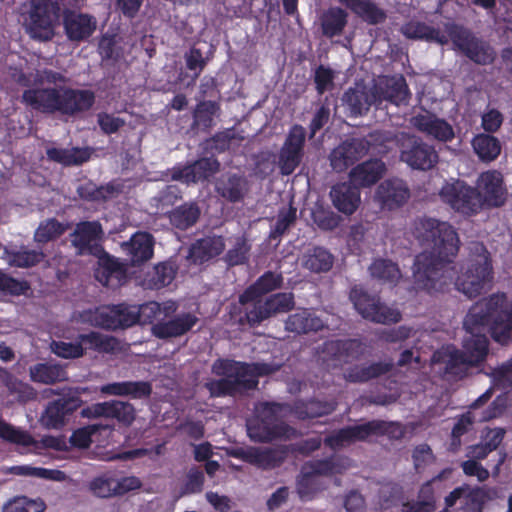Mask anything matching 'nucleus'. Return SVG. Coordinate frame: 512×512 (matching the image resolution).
Instances as JSON below:
<instances>
[{
  "instance_id": "6e6552de",
  "label": "nucleus",
  "mask_w": 512,
  "mask_h": 512,
  "mask_svg": "<svg viewBox=\"0 0 512 512\" xmlns=\"http://www.w3.org/2000/svg\"><path fill=\"white\" fill-rule=\"evenodd\" d=\"M349 297L357 312L371 322L390 325L402 319L399 309L382 303L378 295L370 294L361 285L352 287Z\"/></svg>"
},
{
  "instance_id": "c85d7f7f",
  "label": "nucleus",
  "mask_w": 512,
  "mask_h": 512,
  "mask_svg": "<svg viewBox=\"0 0 512 512\" xmlns=\"http://www.w3.org/2000/svg\"><path fill=\"white\" fill-rule=\"evenodd\" d=\"M155 240L149 232H136L123 248L129 256L133 266L141 265L149 261L154 255Z\"/></svg>"
},
{
  "instance_id": "f03ea898",
  "label": "nucleus",
  "mask_w": 512,
  "mask_h": 512,
  "mask_svg": "<svg viewBox=\"0 0 512 512\" xmlns=\"http://www.w3.org/2000/svg\"><path fill=\"white\" fill-rule=\"evenodd\" d=\"M463 326L471 334L463 343V352L470 365L477 366L488 354L489 340L482 331L489 326L492 339L500 345L512 341V300L505 293H495L474 303L468 310Z\"/></svg>"
},
{
  "instance_id": "4d7b16f0",
  "label": "nucleus",
  "mask_w": 512,
  "mask_h": 512,
  "mask_svg": "<svg viewBox=\"0 0 512 512\" xmlns=\"http://www.w3.org/2000/svg\"><path fill=\"white\" fill-rule=\"evenodd\" d=\"M251 245L244 237H237L233 246L224 255V261L229 267L244 265L250 257Z\"/></svg>"
},
{
  "instance_id": "423d86ee",
  "label": "nucleus",
  "mask_w": 512,
  "mask_h": 512,
  "mask_svg": "<svg viewBox=\"0 0 512 512\" xmlns=\"http://www.w3.org/2000/svg\"><path fill=\"white\" fill-rule=\"evenodd\" d=\"M292 292L274 293L229 314L230 320L240 327L256 328L278 314L294 309Z\"/></svg>"
},
{
  "instance_id": "c9c22d12",
  "label": "nucleus",
  "mask_w": 512,
  "mask_h": 512,
  "mask_svg": "<svg viewBox=\"0 0 512 512\" xmlns=\"http://www.w3.org/2000/svg\"><path fill=\"white\" fill-rule=\"evenodd\" d=\"M402 34L408 39L425 40L440 45L448 44V38L437 28L420 21H410L402 26Z\"/></svg>"
},
{
  "instance_id": "864d4df0",
  "label": "nucleus",
  "mask_w": 512,
  "mask_h": 512,
  "mask_svg": "<svg viewBox=\"0 0 512 512\" xmlns=\"http://www.w3.org/2000/svg\"><path fill=\"white\" fill-rule=\"evenodd\" d=\"M30 377L34 382L52 384L65 380L66 372L60 365L41 363L30 368Z\"/></svg>"
},
{
  "instance_id": "aec40b11",
  "label": "nucleus",
  "mask_w": 512,
  "mask_h": 512,
  "mask_svg": "<svg viewBox=\"0 0 512 512\" xmlns=\"http://www.w3.org/2000/svg\"><path fill=\"white\" fill-rule=\"evenodd\" d=\"M410 124L419 132L436 139L439 142L447 143L454 139L455 133L451 124L445 119L438 118L435 114L426 111L424 114H417L410 118Z\"/></svg>"
},
{
  "instance_id": "cd10ccee",
  "label": "nucleus",
  "mask_w": 512,
  "mask_h": 512,
  "mask_svg": "<svg viewBox=\"0 0 512 512\" xmlns=\"http://www.w3.org/2000/svg\"><path fill=\"white\" fill-rule=\"evenodd\" d=\"M330 198L333 206L345 215H352L359 207L361 198L357 186L349 182H340L331 187Z\"/></svg>"
},
{
  "instance_id": "79ce46f5",
  "label": "nucleus",
  "mask_w": 512,
  "mask_h": 512,
  "mask_svg": "<svg viewBox=\"0 0 512 512\" xmlns=\"http://www.w3.org/2000/svg\"><path fill=\"white\" fill-rule=\"evenodd\" d=\"M370 276L383 283L396 285L402 277L400 268L397 263L390 259L376 258L368 267Z\"/></svg>"
},
{
  "instance_id": "e2e57ef3",
  "label": "nucleus",
  "mask_w": 512,
  "mask_h": 512,
  "mask_svg": "<svg viewBox=\"0 0 512 512\" xmlns=\"http://www.w3.org/2000/svg\"><path fill=\"white\" fill-rule=\"evenodd\" d=\"M11 472L16 475L30 476L41 479H48L62 482L66 480V475L60 470L33 467L30 465H18L11 468Z\"/></svg>"
},
{
  "instance_id": "473e14b6",
  "label": "nucleus",
  "mask_w": 512,
  "mask_h": 512,
  "mask_svg": "<svg viewBox=\"0 0 512 512\" xmlns=\"http://www.w3.org/2000/svg\"><path fill=\"white\" fill-rule=\"evenodd\" d=\"M100 391L106 395L130 397L139 400L149 398L153 388L152 384L148 381H122L103 385Z\"/></svg>"
},
{
  "instance_id": "3c124183",
  "label": "nucleus",
  "mask_w": 512,
  "mask_h": 512,
  "mask_svg": "<svg viewBox=\"0 0 512 512\" xmlns=\"http://www.w3.org/2000/svg\"><path fill=\"white\" fill-rule=\"evenodd\" d=\"M2 257L10 266L28 268L43 261L45 255L42 251L29 250L22 247L17 251H9L5 249Z\"/></svg>"
},
{
  "instance_id": "a211bd4d",
  "label": "nucleus",
  "mask_w": 512,
  "mask_h": 512,
  "mask_svg": "<svg viewBox=\"0 0 512 512\" xmlns=\"http://www.w3.org/2000/svg\"><path fill=\"white\" fill-rule=\"evenodd\" d=\"M82 404L78 396H70L50 402L40 417L41 425L47 429H60L69 416Z\"/></svg>"
},
{
  "instance_id": "ea45409f",
  "label": "nucleus",
  "mask_w": 512,
  "mask_h": 512,
  "mask_svg": "<svg viewBox=\"0 0 512 512\" xmlns=\"http://www.w3.org/2000/svg\"><path fill=\"white\" fill-rule=\"evenodd\" d=\"M201 215V210L195 202H185L168 213L170 224L181 231L194 226Z\"/></svg>"
},
{
  "instance_id": "e433bc0d",
  "label": "nucleus",
  "mask_w": 512,
  "mask_h": 512,
  "mask_svg": "<svg viewBox=\"0 0 512 512\" xmlns=\"http://www.w3.org/2000/svg\"><path fill=\"white\" fill-rule=\"evenodd\" d=\"M247 181L238 174L222 175L216 183L218 194L229 202H239L244 198Z\"/></svg>"
},
{
  "instance_id": "6e6d98bb",
  "label": "nucleus",
  "mask_w": 512,
  "mask_h": 512,
  "mask_svg": "<svg viewBox=\"0 0 512 512\" xmlns=\"http://www.w3.org/2000/svg\"><path fill=\"white\" fill-rule=\"evenodd\" d=\"M47 156L50 160L63 165H77L89 159L90 153L87 149H57L47 150Z\"/></svg>"
},
{
  "instance_id": "9d476101",
  "label": "nucleus",
  "mask_w": 512,
  "mask_h": 512,
  "mask_svg": "<svg viewBox=\"0 0 512 512\" xmlns=\"http://www.w3.org/2000/svg\"><path fill=\"white\" fill-rule=\"evenodd\" d=\"M0 438L21 448V453L40 454L43 449L63 451L67 443L63 437L44 436L41 440L34 439L28 432L0 420Z\"/></svg>"
},
{
  "instance_id": "a878e982",
  "label": "nucleus",
  "mask_w": 512,
  "mask_h": 512,
  "mask_svg": "<svg viewBox=\"0 0 512 512\" xmlns=\"http://www.w3.org/2000/svg\"><path fill=\"white\" fill-rule=\"evenodd\" d=\"M322 353L329 360L348 363L359 359L364 353V348L358 339L327 340L322 345Z\"/></svg>"
},
{
  "instance_id": "49530a36",
  "label": "nucleus",
  "mask_w": 512,
  "mask_h": 512,
  "mask_svg": "<svg viewBox=\"0 0 512 512\" xmlns=\"http://www.w3.org/2000/svg\"><path fill=\"white\" fill-rule=\"evenodd\" d=\"M334 263V256L324 247L315 246L303 257V267L314 273L328 272Z\"/></svg>"
},
{
  "instance_id": "5fc2aeb1",
  "label": "nucleus",
  "mask_w": 512,
  "mask_h": 512,
  "mask_svg": "<svg viewBox=\"0 0 512 512\" xmlns=\"http://www.w3.org/2000/svg\"><path fill=\"white\" fill-rule=\"evenodd\" d=\"M419 497L423 498V500H412L402 503L401 512H433L435 510L432 481H427L421 486Z\"/></svg>"
},
{
  "instance_id": "4468645a",
  "label": "nucleus",
  "mask_w": 512,
  "mask_h": 512,
  "mask_svg": "<svg viewBox=\"0 0 512 512\" xmlns=\"http://www.w3.org/2000/svg\"><path fill=\"white\" fill-rule=\"evenodd\" d=\"M284 284V277L281 272L266 271L259 276L255 282L247 286L238 296V301L229 305V311H237L251 303L261 300L267 294L281 289Z\"/></svg>"
},
{
  "instance_id": "bf43d9fd",
  "label": "nucleus",
  "mask_w": 512,
  "mask_h": 512,
  "mask_svg": "<svg viewBox=\"0 0 512 512\" xmlns=\"http://www.w3.org/2000/svg\"><path fill=\"white\" fill-rule=\"evenodd\" d=\"M297 220V209L289 205L288 208H281L278 212L276 223L270 230L269 239L280 241L281 237L294 225Z\"/></svg>"
},
{
  "instance_id": "de8ad7c7",
  "label": "nucleus",
  "mask_w": 512,
  "mask_h": 512,
  "mask_svg": "<svg viewBox=\"0 0 512 512\" xmlns=\"http://www.w3.org/2000/svg\"><path fill=\"white\" fill-rule=\"evenodd\" d=\"M72 243L79 254L94 255L96 245V225L91 222L79 224L72 235Z\"/></svg>"
},
{
  "instance_id": "13d9d810",
  "label": "nucleus",
  "mask_w": 512,
  "mask_h": 512,
  "mask_svg": "<svg viewBox=\"0 0 512 512\" xmlns=\"http://www.w3.org/2000/svg\"><path fill=\"white\" fill-rule=\"evenodd\" d=\"M448 41L451 40L455 49L464 53L477 37L467 28L455 23L446 25Z\"/></svg>"
},
{
  "instance_id": "6ab92c4d",
  "label": "nucleus",
  "mask_w": 512,
  "mask_h": 512,
  "mask_svg": "<svg viewBox=\"0 0 512 512\" xmlns=\"http://www.w3.org/2000/svg\"><path fill=\"white\" fill-rule=\"evenodd\" d=\"M127 281V269L116 258L111 257L98 244V282L111 289H117Z\"/></svg>"
},
{
  "instance_id": "4be33fe9",
  "label": "nucleus",
  "mask_w": 512,
  "mask_h": 512,
  "mask_svg": "<svg viewBox=\"0 0 512 512\" xmlns=\"http://www.w3.org/2000/svg\"><path fill=\"white\" fill-rule=\"evenodd\" d=\"M141 318V308L137 305L120 303L108 307V312L98 310V319H101V325L109 329H125L139 322ZM98 325L100 323L98 322Z\"/></svg>"
},
{
  "instance_id": "603ef678",
  "label": "nucleus",
  "mask_w": 512,
  "mask_h": 512,
  "mask_svg": "<svg viewBox=\"0 0 512 512\" xmlns=\"http://www.w3.org/2000/svg\"><path fill=\"white\" fill-rule=\"evenodd\" d=\"M98 52L103 63L114 64L118 62L124 56L121 37L117 34L103 35L98 41Z\"/></svg>"
},
{
  "instance_id": "338daca9",
  "label": "nucleus",
  "mask_w": 512,
  "mask_h": 512,
  "mask_svg": "<svg viewBox=\"0 0 512 512\" xmlns=\"http://www.w3.org/2000/svg\"><path fill=\"white\" fill-rule=\"evenodd\" d=\"M472 366L463 351L453 349L448 353V359L445 362V372L453 376L463 377L468 367Z\"/></svg>"
},
{
  "instance_id": "052dcab7",
  "label": "nucleus",
  "mask_w": 512,
  "mask_h": 512,
  "mask_svg": "<svg viewBox=\"0 0 512 512\" xmlns=\"http://www.w3.org/2000/svg\"><path fill=\"white\" fill-rule=\"evenodd\" d=\"M45 509L46 504L40 498L18 496L7 501L2 507V512H44Z\"/></svg>"
},
{
  "instance_id": "5701e85b",
  "label": "nucleus",
  "mask_w": 512,
  "mask_h": 512,
  "mask_svg": "<svg viewBox=\"0 0 512 512\" xmlns=\"http://www.w3.org/2000/svg\"><path fill=\"white\" fill-rule=\"evenodd\" d=\"M375 197L383 209L395 210L408 201L410 190L401 179H386L377 187Z\"/></svg>"
},
{
  "instance_id": "f3484780",
  "label": "nucleus",
  "mask_w": 512,
  "mask_h": 512,
  "mask_svg": "<svg viewBox=\"0 0 512 512\" xmlns=\"http://www.w3.org/2000/svg\"><path fill=\"white\" fill-rule=\"evenodd\" d=\"M220 167L215 157H203L184 166H175L172 169L171 177L175 181L184 183H197L205 181L215 174Z\"/></svg>"
},
{
  "instance_id": "1a4fd4ad",
  "label": "nucleus",
  "mask_w": 512,
  "mask_h": 512,
  "mask_svg": "<svg viewBox=\"0 0 512 512\" xmlns=\"http://www.w3.org/2000/svg\"><path fill=\"white\" fill-rule=\"evenodd\" d=\"M59 19V8L53 0H31V7L24 16L27 33L38 40H49Z\"/></svg>"
},
{
  "instance_id": "412c9836",
  "label": "nucleus",
  "mask_w": 512,
  "mask_h": 512,
  "mask_svg": "<svg viewBox=\"0 0 512 512\" xmlns=\"http://www.w3.org/2000/svg\"><path fill=\"white\" fill-rule=\"evenodd\" d=\"M367 151V145L363 140L355 138L346 140L331 151L330 166L335 172H344L361 159Z\"/></svg>"
},
{
  "instance_id": "a18cd8bd",
  "label": "nucleus",
  "mask_w": 512,
  "mask_h": 512,
  "mask_svg": "<svg viewBox=\"0 0 512 512\" xmlns=\"http://www.w3.org/2000/svg\"><path fill=\"white\" fill-rule=\"evenodd\" d=\"M345 459L338 456H330L325 459L311 460L302 466L313 477L315 476H332L340 474L346 468Z\"/></svg>"
},
{
  "instance_id": "9b49d317",
  "label": "nucleus",
  "mask_w": 512,
  "mask_h": 512,
  "mask_svg": "<svg viewBox=\"0 0 512 512\" xmlns=\"http://www.w3.org/2000/svg\"><path fill=\"white\" fill-rule=\"evenodd\" d=\"M400 159L412 169L427 171L438 163L439 155L433 145L412 135L402 142Z\"/></svg>"
},
{
  "instance_id": "8fccbe9b",
  "label": "nucleus",
  "mask_w": 512,
  "mask_h": 512,
  "mask_svg": "<svg viewBox=\"0 0 512 512\" xmlns=\"http://www.w3.org/2000/svg\"><path fill=\"white\" fill-rule=\"evenodd\" d=\"M472 146L478 157L485 162L495 160L501 152L498 138L490 134H478L472 140Z\"/></svg>"
},
{
  "instance_id": "2f4dec72",
  "label": "nucleus",
  "mask_w": 512,
  "mask_h": 512,
  "mask_svg": "<svg viewBox=\"0 0 512 512\" xmlns=\"http://www.w3.org/2000/svg\"><path fill=\"white\" fill-rule=\"evenodd\" d=\"M385 170V164L380 159H371L352 168L349 181L358 188L370 187L382 178Z\"/></svg>"
},
{
  "instance_id": "72a5a7b5",
  "label": "nucleus",
  "mask_w": 512,
  "mask_h": 512,
  "mask_svg": "<svg viewBox=\"0 0 512 512\" xmlns=\"http://www.w3.org/2000/svg\"><path fill=\"white\" fill-rule=\"evenodd\" d=\"M142 486L136 476H126L120 479L98 476V497L121 496Z\"/></svg>"
},
{
  "instance_id": "20e7f679",
  "label": "nucleus",
  "mask_w": 512,
  "mask_h": 512,
  "mask_svg": "<svg viewBox=\"0 0 512 512\" xmlns=\"http://www.w3.org/2000/svg\"><path fill=\"white\" fill-rule=\"evenodd\" d=\"M23 100L42 112L74 114L88 109L94 101V94L88 90L65 87L30 89L24 92Z\"/></svg>"
},
{
  "instance_id": "69168bd1",
  "label": "nucleus",
  "mask_w": 512,
  "mask_h": 512,
  "mask_svg": "<svg viewBox=\"0 0 512 512\" xmlns=\"http://www.w3.org/2000/svg\"><path fill=\"white\" fill-rule=\"evenodd\" d=\"M474 423V418L471 415L470 412L462 414L454 424L451 436H450V443L448 450L450 452L456 453L459 451L461 445H462V436L468 433L470 428L472 427Z\"/></svg>"
},
{
  "instance_id": "bb28decb",
  "label": "nucleus",
  "mask_w": 512,
  "mask_h": 512,
  "mask_svg": "<svg viewBox=\"0 0 512 512\" xmlns=\"http://www.w3.org/2000/svg\"><path fill=\"white\" fill-rule=\"evenodd\" d=\"M324 328L325 322L309 308H300L285 320V330L296 335L317 333Z\"/></svg>"
},
{
  "instance_id": "c756f323",
  "label": "nucleus",
  "mask_w": 512,
  "mask_h": 512,
  "mask_svg": "<svg viewBox=\"0 0 512 512\" xmlns=\"http://www.w3.org/2000/svg\"><path fill=\"white\" fill-rule=\"evenodd\" d=\"M224 249L225 241L222 236H206L191 244L188 258L194 264L201 265L219 256Z\"/></svg>"
},
{
  "instance_id": "c03bdc74",
  "label": "nucleus",
  "mask_w": 512,
  "mask_h": 512,
  "mask_svg": "<svg viewBox=\"0 0 512 512\" xmlns=\"http://www.w3.org/2000/svg\"><path fill=\"white\" fill-rule=\"evenodd\" d=\"M347 12L340 7H331L321 16V29L324 36L333 38L342 34L347 24Z\"/></svg>"
},
{
  "instance_id": "2eb2a0df",
  "label": "nucleus",
  "mask_w": 512,
  "mask_h": 512,
  "mask_svg": "<svg viewBox=\"0 0 512 512\" xmlns=\"http://www.w3.org/2000/svg\"><path fill=\"white\" fill-rule=\"evenodd\" d=\"M351 443L369 442L372 437L386 436L390 440H401L405 429L400 422L373 419L362 424L348 426Z\"/></svg>"
},
{
  "instance_id": "b1692460",
  "label": "nucleus",
  "mask_w": 512,
  "mask_h": 512,
  "mask_svg": "<svg viewBox=\"0 0 512 512\" xmlns=\"http://www.w3.org/2000/svg\"><path fill=\"white\" fill-rule=\"evenodd\" d=\"M198 317L190 312L177 314L169 320L158 321L151 327L152 335L166 340L185 335L198 323Z\"/></svg>"
},
{
  "instance_id": "774afa93",
  "label": "nucleus",
  "mask_w": 512,
  "mask_h": 512,
  "mask_svg": "<svg viewBox=\"0 0 512 512\" xmlns=\"http://www.w3.org/2000/svg\"><path fill=\"white\" fill-rule=\"evenodd\" d=\"M67 227L55 219L42 222L34 234V240L38 243L51 241L66 231Z\"/></svg>"
},
{
  "instance_id": "0e129e2a",
  "label": "nucleus",
  "mask_w": 512,
  "mask_h": 512,
  "mask_svg": "<svg viewBox=\"0 0 512 512\" xmlns=\"http://www.w3.org/2000/svg\"><path fill=\"white\" fill-rule=\"evenodd\" d=\"M233 139L234 135L229 130L217 132L202 143L203 152L211 157L221 154L230 148Z\"/></svg>"
},
{
  "instance_id": "ddd939ff",
  "label": "nucleus",
  "mask_w": 512,
  "mask_h": 512,
  "mask_svg": "<svg viewBox=\"0 0 512 512\" xmlns=\"http://www.w3.org/2000/svg\"><path fill=\"white\" fill-rule=\"evenodd\" d=\"M440 196L452 209L465 215H473L481 208L477 190L460 180L444 185Z\"/></svg>"
},
{
  "instance_id": "39448f33",
  "label": "nucleus",
  "mask_w": 512,
  "mask_h": 512,
  "mask_svg": "<svg viewBox=\"0 0 512 512\" xmlns=\"http://www.w3.org/2000/svg\"><path fill=\"white\" fill-rule=\"evenodd\" d=\"M286 406L278 402L262 403L258 414L246 423L250 440L255 443H271L274 440L295 437L296 429L279 419Z\"/></svg>"
},
{
  "instance_id": "4c0bfd02",
  "label": "nucleus",
  "mask_w": 512,
  "mask_h": 512,
  "mask_svg": "<svg viewBox=\"0 0 512 512\" xmlns=\"http://www.w3.org/2000/svg\"><path fill=\"white\" fill-rule=\"evenodd\" d=\"M135 408L129 402L111 400L98 403V418H114L125 426H130L135 420Z\"/></svg>"
},
{
  "instance_id": "680f3d73",
  "label": "nucleus",
  "mask_w": 512,
  "mask_h": 512,
  "mask_svg": "<svg viewBox=\"0 0 512 512\" xmlns=\"http://www.w3.org/2000/svg\"><path fill=\"white\" fill-rule=\"evenodd\" d=\"M311 217L313 222L322 231H332L336 229L342 221L341 216L323 205H316L312 209Z\"/></svg>"
},
{
  "instance_id": "0eeeda50",
  "label": "nucleus",
  "mask_w": 512,
  "mask_h": 512,
  "mask_svg": "<svg viewBox=\"0 0 512 512\" xmlns=\"http://www.w3.org/2000/svg\"><path fill=\"white\" fill-rule=\"evenodd\" d=\"M493 267L490 253L483 243H473L464 272L457 276L455 286L457 290L475 298L481 294L486 283L493 278Z\"/></svg>"
},
{
  "instance_id": "dca6fc26",
  "label": "nucleus",
  "mask_w": 512,
  "mask_h": 512,
  "mask_svg": "<svg viewBox=\"0 0 512 512\" xmlns=\"http://www.w3.org/2000/svg\"><path fill=\"white\" fill-rule=\"evenodd\" d=\"M479 199L489 207H500L506 201L507 190L503 176L499 171L489 170L481 173L477 182Z\"/></svg>"
},
{
  "instance_id": "7ed1b4c3",
  "label": "nucleus",
  "mask_w": 512,
  "mask_h": 512,
  "mask_svg": "<svg viewBox=\"0 0 512 512\" xmlns=\"http://www.w3.org/2000/svg\"><path fill=\"white\" fill-rule=\"evenodd\" d=\"M278 370L279 365L273 363L219 358L212 364V373L220 378L207 380L204 388L211 398L236 397L255 390L260 376H268Z\"/></svg>"
},
{
  "instance_id": "f257e3e1",
  "label": "nucleus",
  "mask_w": 512,
  "mask_h": 512,
  "mask_svg": "<svg viewBox=\"0 0 512 512\" xmlns=\"http://www.w3.org/2000/svg\"><path fill=\"white\" fill-rule=\"evenodd\" d=\"M410 232L421 246L431 248L415 258V289L429 295L444 292L452 283L447 266L454 261L460 248L456 229L447 221L423 215L413 219Z\"/></svg>"
},
{
  "instance_id": "f704fd0d",
  "label": "nucleus",
  "mask_w": 512,
  "mask_h": 512,
  "mask_svg": "<svg viewBox=\"0 0 512 512\" xmlns=\"http://www.w3.org/2000/svg\"><path fill=\"white\" fill-rule=\"evenodd\" d=\"M221 113V105L218 100H199L192 116V127L209 132L215 125L214 118Z\"/></svg>"
},
{
  "instance_id": "393cba45",
  "label": "nucleus",
  "mask_w": 512,
  "mask_h": 512,
  "mask_svg": "<svg viewBox=\"0 0 512 512\" xmlns=\"http://www.w3.org/2000/svg\"><path fill=\"white\" fill-rule=\"evenodd\" d=\"M289 454V446L282 445L275 448H250L242 452V459L262 470H271L280 467Z\"/></svg>"
},
{
  "instance_id": "09e8293b",
  "label": "nucleus",
  "mask_w": 512,
  "mask_h": 512,
  "mask_svg": "<svg viewBox=\"0 0 512 512\" xmlns=\"http://www.w3.org/2000/svg\"><path fill=\"white\" fill-rule=\"evenodd\" d=\"M64 26L71 40H81L92 32L91 19L84 14L67 12L64 16Z\"/></svg>"
},
{
  "instance_id": "f8f14e48",
  "label": "nucleus",
  "mask_w": 512,
  "mask_h": 512,
  "mask_svg": "<svg viewBox=\"0 0 512 512\" xmlns=\"http://www.w3.org/2000/svg\"><path fill=\"white\" fill-rule=\"evenodd\" d=\"M306 142V130L302 125L294 124L279 151L278 167L283 176L291 175L302 162Z\"/></svg>"
},
{
  "instance_id": "7c9ffc66",
  "label": "nucleus",
  "mask_w": 512,
  "mask_h": 512,
  "mask_svg": "<svg viewBox=\"0 0 512 512\" xmlns=\"http://www.w3.org/2000/svg\"><path fill=\"white\" fill-rule=\"evenodd\" d=\"M178 267L172 262H160L148 269L140 278V285L144 289L159 290L175 279Z\"/></svg>"
},
{
  "instance_id": "a19ab883",
  "label": "nucleus",
  "mask_w": 512,
  "mask_h": 512,
  "mask_svg": "<svg viewBox=\"0 0 512 512\" xmlns=\"http://www.w3.org/2000/svg\"><path fill=\"white\" fill-rule=\"evenodd\" d=\"M380 97L396 106L408 104L411 93L405 78L402 75L387 78L380 90Z\"/></svg>"
},
{
  "instance_id": "58836bf2",
  "label": "nucleus",
  "mask_w": 512,
  "mask_h": 512,
  "mask_svg": "<svg viewBox=\"0 0 512 512\" xmlns=\"http://www.w3.org/2000/svg\"><path fill=\"white\" fill-rule=\"evenodd\" d=\"M339 2L369 24L376 25L386 19L385 12L372 0H339Z\"/></svg>"
},
{
  "instance_id": "37998d69",
  "label": "nucleus",
  "mask_w": 512,
  "mask_h": 512,
  "mask_svg": "<svg viewBox=\"0 0 512 512\" xmlns=\"http://www.w3.org/2000/svg\"><path fill=\"white\" fill-rule=\"evenodd\" d=\"M375 99V95L364 88H349L342 98L343 104L349 108L350 114L355 117L366 114Z\"/></svg>"
}]
</instances>
